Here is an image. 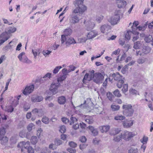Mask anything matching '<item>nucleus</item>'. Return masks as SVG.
Here are the masks:
<instances>
[{
	"mask_svg": "<svg viewBox=\"0 0 153 153\" xmlns=\"http://www.w3.org/2000/svg\"><path fill=\"white\" fill-rule=\"evenodd\" d=\"M88 128L90 131L92 133V134L93 136H95L97 135L98 134V132L96 129H95L92 126H89Z\"/></svg>",
	"mask_w": 153,
	"mask_h": 153,
	"instance_id": "4be33fe9",
	"label": "nucleus"
},
{
	"mask_svg": "<svg viewBox=\"0 0 153 153\" xmlns=\"http://www.w3.org/2000/svg\"><path fill=\"white\" fill-rule=\"evenodd\" d=\"M151 48L148 46H145L142 49V52H143L144 55L147 54L149 53L151 51Z\"/></svg>",
	"mask_w": 153,
	"mask_h": 153,
	"instance_id": "c85d7f7f",
	"label": "nucleus"
},
{
	"mask_svg": "<svg viewBox=\"0 0 153 153\" xmlns=\"http://www.w3.org/2000/svg\"><path fill=\"white\" fill-rule=\"evenodd\" d=\"M43 99V98L41 96H38L35 95H33L31 97L32 102H40Z\"/></svg>",
	"mask_w": 153,
	"mask_h": 153,
	"instance_id": "2eb2a0df",
	"label": "nucleus"
},
{
	"mask_svg": "<svg viewBox=\"0 0 153 153\" xmlns=\"http://www.w3.org/2000/svg\"><path fill=\"white\" fill-rule=\"evenodd\" d=\"M62 67L61 66H56L54 69L53 71V73L54 74H57L59 71V70L62 68Z\"/></svg>",
	"mask_w": 153,
	"mask_h": 153,
	"instance_id": "37998d69",
	"label": "nucleus"
},
{
	"mask_svg": "<svg viewBox=\"0 0 153 153\" xmlns=\"http://www.w3.org/2000/svg\"><path fill=\"white\" fill-rule=\"evenodd\" d=\"M143 45V42L138 41L134 43L133 48L136 49H139L142 47Z\"/></svg>",
	"mask_w": 153,
	"mask_h": 153,
	"instance_id": "b1692460",
	"label": "nucleus"
},
{
	"mask_svg": "<svg viewBox=\"0 0 153 153\" xmlns=\"http://www.w3.org/2000/svg\"><path fill=\"white\" fill-rule=\"evenodd\" d=\"M84 0H76L74 2L75 6L77 7L74 10V12L82 14L87 10V7L83 5Z\"/></svg>",
	"mask_w": 153,
	"mask_h": 153,
	"instance_id": "f257e3e1",
	"label": "nucleus"
},
{
	"mask_svg": "<svg viewBox=\"0 0 153 153\" xmlns=\"http://www.w3.org/2000/svg\"><path fill=\"white\" fill-rule=\"evenodd\" d=\"M66 77V76H65V75H63L62 76L59 77L57 78V82L59 83L65 80Z\"/></svg>",
	"mask_w": 153,
	"mask_h": 153,
	"instance_id": "c03bdc74",
	"label": "nucleus"
},
{
	"mask_svg": "<svg viewBox=\"0 0 153 153\" xmlns=\"http://www.w3.org/2000/svg\"><path fill=\"white\" fill-rule=\"evenodd\" d=\"M89 75L88 74L86 73L85 74V76H84V77L82 81L83 83L84 82L85 80H88V81H90L91 80H89Z\"/></svg>",
	"mask_w": 153,
	"mask_h": 153,
	"instance_id": "69168bd1",
	"label": "nucleus"
},
{
	"mask_svg": "<svg viewBox=\"0 0 153 153\" xmlns=\"http://www.w3.org/2000/svg\"><path fill=\"white\" fill-rule=\"evenodd\" d=\"M40 52V49L39 48L34 49L32 50V53L35 59L36 58L37 55H39Z\"/></svg>",
	"mask_w": 153,
	"mask_h": 153,
	"instance_id": "a878e982",
	"label": "nucleus"
},
{
	"mask_svg": "<svg viewBox=\"0 0 153 153\" xmlns=\"http://www.w3.org/2000/svg\"><path fill=\"white\" fill-rule=\"evenodd\" d=\"M62 141L60 140L56 139L55 141V144L56 146H59L62 144Z\"/></svg>",
	"mask_w": 153,
	"mask_h": 153,
	"instance_id": "052dcab7",
	"label": "nucleus"
},
{
	"mask_svg": "<svg viewBox=\"0 0 153 153\" xmlns=\"http://www.w3.org/2000/svg\"><path fill=\"white\" fill-rule=\"evenodd\" d=\"M60 85V83L55 82H53L52 83L50 88V90L53 94H55L57 93L58 88Z\"/></svg>",
	"mask_w": 153,
	"mask_h": 153,
	"instance_id": "0eeeda50",
	"label": "nucleus"
},
{
	"mask_svg": "<svg viewBox=\"0 0 153 153\" xmlns=\"http://www.w3.org/2000/svg\"><path fill=\"white\" fill-rule=\"evenodd\" d=\"M103 19V16L100 15L97 16L96 20L98 23H100Z\"/></svg>",
	"mask_w": 153,
	"mask_h": 153,
	"instance_id": "8fccbe9b",
	"label": "nucleus"
},
{
	"mask_svg": "<svg viewBox=\"0 0 153 153\" xmlns=\"http://www.w3.org/2000/svg\"><path fill=\"white\" fill-rule=\"evenodd\" d=\"M120 50L119 48L117 49V50L114 51L112 53L111 56H113V55H117L119 54L120 52Z\"/></svg>",
	"mask_w": 153,
	"mask_h": 153,
	"instance_id": "4d7b16f0",
	"label": "nucleus"
},
{
	"mask_svg": "<svg viewBox=\"0 0 153 153\" xmlns=\"http://www.w3.org/2000/svg\"><path fill=\"white\" fill-rule=\"evenodd\" d=\"M21 96L20 95H19L16 98V99H14L12 102L14 103V106H16L19 104V99Z\"/></svg>",
	"mask_w": 153,
	"mask_h": 153,
	"instance_id": "4c0bfd02",
	"label": "nucleus"
},
{
	"mask_svg": "<svg viewBox=\"0 0 153 153\" xmlns=\"http://www.w3.org/2000/svg\"><path fill=\"white\" fill-rule=\"evenodd\" d=\"M42 121L43 123L46 124H48L49 121V119L48 117L45 116H44L42 119Z\"/></svg>",
	"mask_w": 153,
	"mask_h": 153,
	"instance_id": "e433bc0d",
	"label": "nucleus"
},
{
	"mask_svg": "<svg viewBox=\"0 0 153 153\" xmlns=\"http://www.w3.org/2000/svg\"><path fill=\"white\" fill-rule=\"evenodd\" d=\"M8 139L6 137H0V140L1 144L3 145H5L7 143L8 141Z\"/></svg>",
	"mask_w": 153,
	"mask_h": 153,
	"instance_id": "cd10ccee",
	"label": "nucleus"
},
{
	"mask_svg": "<svg viewBox=\"0 0 153 153\" xmlns=\"http://www.w3.org/2000/svg\"><path fill=\"white\" fill-rule=\"evenodd\" d=\"M85 121L89 124L92 123L94 121L93 117L91 116H88L85 117Z\"/></svg>",
	"mask_w": 153,
	"mask_h": 153,
	"instance_id": "bb28decb",
	"label": "nucleus"
},
{
	"mask_svg": "<svg viewBox=\"0 0 153 153\" xmlns=\"http://www.w3.org/2000/svg\"><path fill=\"white\" fill-rule=\"evenodd\" d=\"M14 103L12 102L10 105H7L6 107V111L8 112L11 113L12 112L13 110L14 107L16 106H14Z\"/></svg>",
	"mask_w": 153,
	"mask_h": 153,
	"instance_id": "412c9836",
	"label": "nucleus"
},
{
	"mask_svg": "<svg viewBox=\"0 0 153 153\" xmlns=\"http://www.w3.org/2000/svg\"><path fill=\"white\" fill-rule=\"evenodd\" d=\"M5 129L4 128H0V137H1L3 136L5 134Z\"/></svg>",
	"mask_w": 153,
	"mask_h": 153,
	"instance_id": "603ef678",
	"label": "nucleus"
},
{
	"mask_svg": "<svg viewBox=\"0 0 153 153\" xmlns=\"http://www.w3.org/2000/svg\"><path fill=\"white\" fill-rule=\"evenodd\" d=\"M34 126V125L32 123L29 124L27 127L28 130L29 131H30L32 129L33 127Z\"/></svg>",
	"mask_w": 153,
	"mask_h": 153,
	"instance_id": "e2e57ef3",
	"label": "nucleus"
},
{
	"mask_svg": "<svg viewBox=\"0 0 153 153\" xmlns=\"http://www.w3.org/2000/svg\"><path fill=\"white\" fill-rule=\"evenodd\" d=\"M123 134L122 138L126 140H129L131 138L133 137L134 135L131 132L126 131Z\"/></svg>",
	"mask_w": 153,
	"mask_h": 153,
	"instance_id": "9b49d317",
	"label": "nucleus"
},
{
	"mask_svg": "<svg viewBox=\"0 0 153 153\" xmlns=\"http://www.w3.org/2000/svg\"><path fill=\"white\" fill-rule=\"evenodd\" d=\"M71 122H70V124L71 125L77 122V120L75 117H71Z\"/></svg>",
	"mask_w": 153,
	"mask_h": 153,
	"instance_id": "864d4df0",
	"label": "nucleus"
},
{
	"mask_svg": "<svg viewBox=\"0 0 153 153\" xmlns=\"http://www.w3.org/2000/svg\"><path fill=\"white\" fill-rule=\"evenodd\" d=\"M66 128L65 126H62L60 127L59 131L62 133H64L65 132Z\"/></svg>",
	"mask_w": 153,
	"mask_h": 153,
	"instance_id": "13d9d810",
	"label": "nucleus"
},
{
	"mask_svg": "<svg viewBox=\"0 0 153 153\" xmlns=\"http://www.w3.org/2000/svg\"><path fill=\"white\" fill-rule=\"evenodd\" d=\"M110 126L108 125L103 126L100 127V130L102 133L107 132L110 129Z\"/></svg>",
	"mask_w": 153,
	"mask_h": 153,
	"instance_id": "5701e85b",
	"label": "nucleus"
},
{
	"mask_svg": "<svg viewBox=\"0 0 153 153\" xmlns=\"http://www.w3.org/2000/svg\"><path fill=\"white\" fill-rule=\"evenodd\" d=\"M132 34L134 35V36H133L132 40L133 41H134L136 40H137L139 38L138 34L139 33L135 31L134 30H132Z\"/></svg>",
	"mask_w": 153,
	"mask_h": 153,
	"instance_id": "7c9ffc66",
	"label": "nucleus"
},
{
	"mask_svg": "<svg viewBox=\"0 0 153 153\" xmlns=\"http://www.w3.org/2000/svg\"><path fill=\"white\" fill-rule=\"evenodd\" d=\"M98 35V33L97 31L95 30L91 31L88 33L87 35V39L86 40L93 39Z\"/></svg>",
	"mask_w": 153,
	"mask_h": 153,
	"instance_id": "f8f14e48",
	"label": "nucleus"
},
{
	"mask_svg": "<svg viewBox=\"0 0 153 153\" xmlns=\"http://www.w3.org/2000/svg\"><path fill=\"white\" fill-rule=\"evenodd\" d=\"M30 143L29 141H27L26 142L23 141L20 142L18 145V147L20 148H24L26 149H27L28 147H30Z\"/></svg>",
	"mask_w": 153,
	"mask_h": 153,
	"instance_id": "f3484780",
	"label": "nucleus"
},
{
	"mask_svg": "<svg viewBox=\"0 0 153 153\" xmlns=\"http://www.w3.org/2000/svg\"><path fill=\"white\" fill-rule=\"evenodd\" d=\"M110 77H112V79H114L115 81H119L121 80L124 79V78H123L122 76H121L118 72L114 73L113 74H110Z\"/></svg>",
	"mask_w": 153,
	"mask_h": 153,
	"instance_id": "ddd939ff",
	"label": "nucleus"
},
{
	"mask_svg": "<svg viewBox=\"0 0 153 153\" xmlns=\"http://www.w3.org/2000/svg\"><path fill=\"white\" fill-rule=\"evenodd\" d=\"M107 96L109 100L112 101L113 100L114 96L113 94L110 92H108L107 94Z\"/></svg>",
	"mask_w": 153,
	"mask_h": 153,
	"instance_id": "3c124183",
	"label": "nucleus"
},
{
	"mask_svg": "<svg viewBox=\"0 0 153 153\" xmlns=\"http://www.w3.org/2000/svg\"><path fill=\"white\" fill-rule=\"evenodd\" d=\"M117 3L118 7L119 8L124 7L127 4L126 2L124 0H120Z\"/></svg>",
	"mask_w": 153,
	"mask_h": 153,
	"instance_id": "393cba45",
	"label": "nucleus"
},
{
	"mask_svg": "<svg viewBox=\"0 0 153 153\" xmlns=\"http://www.w3.org/2000/svg\"><path fill=\"white\" fill-rule=\"evenodd\" d=\"M24 108L26 111H27L30 108V106L28 103H26L24 105Z\"/></svg>",
	"mask_w": 153,
	"mask_h": 153,
	"instance_id": "0e129e2a",
	"label": "nucleus"
},
{
	"mask_svg": "<svg viewBox=\"0 0 153 153\" xmlns=\"http://www.w3.org/2000/svg\"><path fill=\"white\" fill-rule=\"evenodd\" d=\"M125 116H123L121 115H117L114 117V119L117 121H121L125 119Z\"/></svg>",
	"mask_w": 153,
	"mask_h": 153,
	"instance_id": "473e14b6",
	"label": "nucleus"
},
{
	"mask_svg": "<svg viewBox=\"0 0 153 153\" xmlns=\"http://www.w3.org/2000/svg\"><path fill=\"white\" fill-rule=\"evenodd\" d=\"M18 58L19 61L23 63H30L31 61L25 55L24 52H22L18 56Z\"/></svg>",
	"mask_w": 153,
	"mask_h": 153,
	"instance_id": "20e7f679",
	"label": "nucleus"
},
{
	"mask_svg": "<svg viewBox=\"0 0 153 153\" xmlns=\"http://www.w3.org/2000/svg\"><path fill=\"white\" fill-rule=\"evenodd\" d=\"M128 65H126L123 67L122 70L121 72L123 74H125L128 69Z\"/></svg>",
	"mask_w": 153,
	"mask_h": 153,
	"instance_id": "bf43d9fd",
	"label": "nucleus"
},
{
	"mask_svg": "<svg viewBox=\"0 0 153 153\" xmlns=\"http://www.w3.org/2000/svg\"><path fill=\"white\" fill-rule=\"evenodd\" d=\"M145 59L144 58H139L137 60V62L139 64H143L145 62Z\"/></svg>",
	"mask_w": 153,
	"mask_h": 153,
	"instance_id": "774afa93",
	"label": "nucleus"
},
{
	"mask_svg": "<svg viewBox=\"0 0 153 153\" xmlns=\"http://www.w3.org/2000/svg\"><path fill=\"white\" fill-rule=\"evenodd\" d=\"M34 88V85L27 86L23 91V93L25 95H27L32 92Z\"/></svg>",
	"mask_w": 153,
	"mask_h": 153,
	"instance_id": "9d476101",
	"label": "nucleus"
},
{
	"mask_svg": "<svg viewBox=\"0 0 153 153\" xmlns=\"http://www.w3.org/2000/svg\"><path fill=\"white\" fill-rule=\"evenodd\" d=\"M58 103L60 104H64L66 101V98L64 96H61L58 98Z\"/></svg>",
	"mask_w": 153,
	"mask_h": 153,
	"instance_id": "c756f323",
	"label": "nucleus"
},
{
	"mask_svg": "<svg viewBox=\"0 0 153 153\" xmlns=\"http://www.w3.org/2000/svg\"><path fill=\"white\" fill-rule=\"evenodd\" d=\"M51 74L50 73H47L45 76H43L41 78L40 80H36V82L39 83V84L43 82L42 81L44 80H45V78H48L49 79H50L51 77Z\"/></svg>",
	"mask_w": 153,
	"mask_h": 153,
	"instance_id": "6ab92c4d",
	"label": "nucleus"
},
{
	"mask_svg": "<svg viewBox=\"0 0 153 153\" xmlns=\"http://www.w3.org/2000/svg\"><path fill=\"white\" fill-rule=\"evenodd\" d=\"M124 79L118 81L117 83V86L119 88H121L122 87L123 83H124Z\"/></svg>",
	"mask_w": 153,
	"mask_h": 153,
	"instance_id": "a18cd8bd",
	"label": "nucleus"
},
{
	"mask_svg": "<svg viewBox=\"0 0 153 153\" xmlns=\"http://www.w3.org/2000/svg\"><path fill=\"white\" fill-rule=\"evenodd\" d=\"M145 40L146 42H150L153 40V39L152 36L149 35L148 36H146L145 38Z\"/></svg>",
	"mask_w": 153,
	"mask_h": 153,
	"instance_id": "49530a36",
	"label": "nucleus"
},
{
	"mask_svg": "<svg viewBox=\"0 0 153 153\" xmlns=\"http://www.w3.org/2000/svg\"><path fill=\"white\" fill-rule=\"evenodd\" d=\"M122 134H121L119 135L114 136L113 140L115 142H119L122 138Z\"/></svg>",
	"mask_w": 153,
	"mask_h": 153,
	"instance_id": "c9c22d12",
	"label": "nucleus"
},
{
	"mask_svg": "<svg viewBox=\"0 0 153 153\" xmlns=\"http://www.w3.org/2000/svg\"><path fill=\"white\" fill-rule=\"evenodd\" d=\"M16 30V28L10 27L7 29L6 31L7 32V33H8V34L9 35L10 34L15 32Z\"/></svg>",
	"mask_w": 153,
	"mask_h": 153,
	"instance_id": "2f4dec72",
	"label": "nucleus"
},
{
	"mask_svg": "<svg viewBox=\"0 0 153 153\" xmlns=\"http://www.w3.org/2000/svg\"><path fill=\"white\" fill-rule=\"evenodd\" d=\"M86 25L87 27V29L88 30H89L93 29L95 26V23L93 22L92 20H91L87 22Z\"/></svg>",
	"mask_w": 153,
	"mask_h": 153,
	"instance_id": "a211bd4d",
	"label": "nucleus"
},
{
	"mask_svg": "<svg viewBox=\"0 0 153 153\" xmlns=\"http://www.w3.org/2000/svg\"><path fill=\"white\" fill-rule=\"evenodd\" d=\"M132 33V31L131 32L130 30L128 31L125 34V39L128 40H129L130 39L131 35Z\"/></svg>",
	"mask_w": 153,
	"mask_h": 153,
	"instance_id": "f704fd0d",
	"label": "nucleus"
},
{
	"mask_svg": "<svg viewBox=\"0 0 153 153\" xmlns=\"http://www.w3.org/2000/svg\"><path fill=\"white\" fill-rule=\"evenodd\" d=\"M10 37L9 35L8 34V33L6 31L2 33L0 35V39H0V40H2L4 41V42L7 40Z\"/></svg>",
	"mask_w": 153,
	"mask_h": 153,
	"instance_id": "dca6fc26",
	"label": "nucleus"
},
{
	"mask_svg": "<svg viewBox=\"0 0 153 153\" xmlns=\"http://www.w3.org/2000/svg\"><path fill=\"white\" fill-rule=\"evenodd\" d=\"M30 141L32 144H36L37 142V137L35 136H32L31 139Z\"/></svg>",
	"mask_w": 153,
	"mask_h": 153,
	"instance_id": "79ce46f5",
	"label": "nucleus"
},
{
	"mask_svg": "<svg viewBox=\"0 0 153 153\" xmlns=\"http://www.w3.org/2000/svg\"><path fill=\"white\" fill-rule=\"evenodd\" d=\"M69 145L71 147L75 148L77 146V144L73 141H71L69 143Z\"/></svg>",
	"mask_w": 153,
	"mask_h": 153,
	"instance_id": "680f3d73",
	"label": "nucleus"
},
{
	"mask_svg": "<svg viewBox=\"0 0 153 153\" xmlns=\"http://www.w3.org/2000/svg\"><path fill=\"white\" fill-rule=\"evenodd\" d=\"M104 78V76L101 73L96 72L94 74L92 79L96 83H101Z\"/></svg>",
	"mask_w": 153,
	"mask_h": 153,
	"instance_id": "7ed1b4c3",
	"label": "nucleus"
},
{
	"mask_svg": "<svg viewBox=\"0 0 153 153\" xmlns=\"http://www.w3.org/2000/svg\"><path fill=\"white\" fill-rule=\"evenodd\" d=\"M120 19V17L117 14H116L111 17L108 19V21L112 25H114L116 24L119 21Z\"/></svg>",
	"mask_w": 153,
	"mask_h": 153,
	"instance_id": "6e6552de",
	"label": "nucleus"
},
{
	"mask_svg": "<svg viewBox=\"0 0 153 153\" xmlns=\"http://www.w3.org/2000/svg\"><path fill=\"white\" fill-rule=\"evenodd\" d=\"M122 108L123 109V114L126 116H131L134 112V110L131 104H124Z\"/></svg>",
	"mask_w": 153,
	"mask_h": 153,
	"instance_id": "f03ea898",
	"label": "nucleus"
},
{
	"mask_svg": "<svg viewBox=\"0 0 153 153\" xmlns=\"http://www.w3.org/2000/svg\"><path fill=\"white\" fill-rule=\"evenodd\" d=\"M52 51L48 50H44L42 52L43 55L45 57L48 56L51 53Z\"/></svg>",
	"mask_w": 153,
	"mask_h": 153,
	"instance_id": "58836bf2",
	"label": "nucleus"
},
{
	"mask_svg": "<svg viewBox=\"0 0 153 153\" xmlns=\"http://www.w3.org/2000/svg\"><path fill=\"white\" fill-rule=\"evenodd\" d=\"M113 94L115 96L118 97H120L121 96V95L118 89H116L113 92Z\"/></svg>",
	"mask_w": 153,
	"mask_h": 153,
	"instance_id": "09e8293b",
	"label": "nucleus"
},
{
	"mask_svg": "<svg viewBox=\"0 0 153 153\" xmlns=\"http://www.w3.org/2000/svg\"><path fill=\"white\" fill-rule=\"evenodd\" d=\"M120 131V130L119 128H113L110 132V134L111 135H114L119 133Z\"/></svg>",
	"mask_w": 153,
	"mask_h": 153,
	"instance_id": "72a5a7b5",
	"label": "nucleus"
},
{
	"mask_svg": "<svg viewBox=\"0 0 153 153\" xmlns=\"http://www.w3.org/2000/svg\"><path fill=\"white\" fill-rule=\"evenodd\" d=\"M111 29V26L107 25H104L101 26L100 30L101 32L104 33Z\"/></svg>",
	"mask_w": 153,
	"mask_h": 153,
	"instance_id": "aec40b11",
	"label": "nucleus"
},
{
	"mask_svg": "<svg viewBox=\"0 0 153 153\" xmlns=\"http://www.w3.org/2000/svg\"><path fill=\"white\" fill-rule=\"evenodd\" d=\"M42 130L41 128H39L38 129L37 131V135L39 138L41 137L42 136Z\"/></svg>",
	"mask_w": 153,
	"mask_h": 153,
	"instance_id": "ea45409f",
	"label": "nucleus"
},
{
	"mask_svg": "<svg viewBox=\"0 0 153 153\" xmlns=\"http://www.w3.org/2000/svg\"><path fill=\"white\" fill-rule=\"evenodd\" d=\"M78 13H74V10H73L72 13L71 15V18L70 19L71 22L74 24L78 23L79 22V14H76Z\"/></svg>",
	"mask_w": 153,
	"mask_h": 153,
	"instance_id": "423d86ee",
	"label": "nucleus"
},
{
	"mask_svg": "<svg viewBox=\"0 0 153 153\" xmlns=\"http://www.w3.org/2000/svg\"><path fill=\"white\" fill-rule=\"evenodd\" d=\"M72 33V30L69 28L66 29L64 31V34L61 35V41L62 43L64 42V40L65 39V37L66 36H70Z\"/></svg>",
	"mask_w": 153,
	"mask_h": 153,
	"instance_id": "1a4fd4ad",
	"label": "nucleus"
},
{
	"mask_svg": "<svg viewBox=\"0 0 153 153\" xmlns=\"http://www.w3.org/2000/svg\"><path fill=\"white\" fill-rule=\"evenodd\" d=\"M137 149L132 148L128 150L129 153H137Z\"/></svg>",
	"mask_w": 153,
	"mask_h": 153,
	"instance_id": "6e6d98bb",
	"label": "nucleus"
},
{
	"mask_svg": "<svg viewBox=\"0 0 153 153\" xmlns=\"http://www.w3.org/2000/svg\"><path fill=\"white\" fill-rule=\"evenodd\" d=\"M128 85L124 84L123 85L122 91L123 93H125L128 91Z\"/></svg>",
	"mask_w": 153,
	"mask_h": 153,
	"instance_id": "5fc2aeb1",
	"label": "nucleus"
},
{
	"mask_svg": "<svg viewBox=\"0 0 153 153\" xmlns=\"http://www.w3.org/2000/svg\"><path fill=\"white\" fill-rule=\"evenodd\" d=\"M64 42L62 43L61 42L62 45L65 44L67 47L71 45H74L76 43V42L74 39L72 37H65Z\"/></svg>",
	"mask_w": 153,
	"mask_h": 153,
	"instance_id": "39448f33",
	"label": "nucleus"
},
{
	"mask_svg": "<svg viewBox=\"0 0 153 153\" xmlns=\"http://www.w3.org/2000/svg\"><path fill=\"white\" fill-rule=\"evenodd\" d=\"M111 108L113 111H116L120 109V107L118 105H112Z\"/></svg>",
	"mask_w": 153,
	"mask_h": 153,
	"instance_id": "de8ad7c7",
	"label": "nucleus"
},
{
	"mask_svg": "<svg viewBox=\"0 0 153 153\" xmlns=\"http://www.w3.org/2000/svg\"><path fill=\"white\" fill-rule=\"evenodd\" d=\"M12 41H10L9 44L3 48V49L5 51H8V50L11 49L12 48V46L10 45L12 42Z\"/></svg>",
	"mask_w": 153,
	"mask_h": 153,
	"instance_id": "a19ab883",
	"label": "nucleus"
},
{
	"mask_svg": "<svg viewBox=\"0 0 153 153\" xmlns=\"http://www.w3.org/2000/svg\"><path fill=\"white\" fill-rule=\"evenodd\" d=\"M39 112V110L37 108H34L32 111V113L33 115H37V114Z\"/></svg>",
	"mask_w": 153,
	"mask_h": 153,
	"instance_id": "338daca9",
	"label": "nucleus"
},
{
	"mask_svg": "<svg viewBox=\"0 0 153 153\" xmlns=\"http://www.w3.org/2000/svg\"><path fill=\"white\" fill-rule=\"evenodd\" d=\"M133 121L132 120H125L123 122V124L125 128H129L133 125Z\"/></svg>",
	"mask_w": 153,
	"mask_h": 153,
	"instance_id": "4468645a",
	"label": "nucleus"
}]
</instances>
